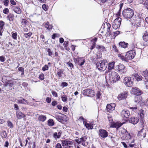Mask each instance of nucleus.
Instances as JSON below:
<instances>
[{
    "instance_id": "1",
    "label": "nucleus",
    "mask_w": 148,
    "mask_h": 148,
    "mask_svg": "<svg viewBox=\"0 0 148 148\" xmlns=\"http://www.w3.org/2000/svg\"><path fill=\"white\" fill-rule=\"evenodd\" d=\"M135 55V51L133 50L128 51L126 53L125 56L121 54H119L118 56L122 61L128 62L129 60H131L134 58Z\"/></svg>"
},
{
    "instance_id": "2",
    "label": "nucleus",
    "mask_w": 148,
    "mask_h": 148,
    "mask_svg": "<svg viewBox=\"0 0 148 148\" xmlns=\"http://www.w3.org/2000/svg\"><path fill=\"white\" fill-rule=\"evenodd\" d=\"M108 65L107 60H103L97 62L96 66L98 69L100 71H104L106 70Z\"/></svg>"
},
{
    "instance_id": "3",
    "label": "nucleus",
    "mask_w": 148,
    "mask_h": 148,
    "mask_svg": "<svg viewBox=\"0 0 148 148\" xmlns=\"http://www.w3.org/2000/svg\"><path fill=\"white\" fill-rule=\"evenodd\" d=\"M134 14V11L132 9L127 8L123 11L122 15L123 17L127 19L131 18Z\"/></svg>"
},
{
    "instance_id": "4",
    "label": "nucleus",
    "mask_w": 148,
    "mask_h": 148,
    "mask_svg": "<svg viewBox=\"0 0 148 148\" xmlns=\"http://www.w3.org/2000/svg\"><path fill=\"white\" fill-rule=\"evenodd\" d=\"M109 79L112 82H115L120 79V77L118 73L114 71L109 72Z\"/></svg>"
},
{
    "instance_id": "5",
    "label": "nucleus",
    "mask_w": 148,
    "mask_h": 148,
    "mask_svg": "<svg viewBox=\"0 0 148 148\" xmlns=\"http://www.w3.org/2000/svg\"><path fill=\"white\" fill-rule=\"evenodd\" d=\"M82 94L85 96L91 97H92L95 95V93L94 90L90 88H87L84 90L83 91Z\"/></svg>"
},
{
    "instance_id": "6",
    "label": "nucleus",
    "mask_w": 148,
    "mask_h": 148,
    "mask_svg": "<svg viewBox=\"0 0 148 148\" xmlns=\"http://www.w3.org/2000/svg\"><path fill=\"white\" fill-rule=\"evenodd\" d=\"M122 19L120 17H118L114 21L112 24V27L114 29H116L120 27Z\"/></svg>"
},
{
    "instance_id": "7",
    "label": "nucleus",
    "mask_w": 148,
    "mask_h": 148,
    "mask_svg": "<svg viewBox=\"0 0 148 148\" xmlns=\"http://www.w3.org/2000/svg\"><path fill=\"white\" fill-rule=\"evenodd\" d=\"M120 132L122 134V136L123 138L126 139H130L131 138V136L129 133H128L127 131L124 128L121 129Z\"/></svg>"
},
{
    "instance_id": "8",
    "label": "nucleus",
    "mask_w": 148,
    "mask_h": 148,
    "mask_svg": "<svg viewBox=\"0 0 148 148\" xmlns=\"http://www.w3.org/2000/svg\"><path fill=\"white\" fill-rule=\"evenodd\" d=\"M133 81V78L131 77H126L124 79V82L128 87H130L132 85Z\"/></svg>"
},
{
    "instance_id": "9",
    "label": "nucleus",
    "mask_w": 148,
    "mask_h": 148,
    "mask_svg": "<svg viewBox=\"0 0 148 148\" xmlns=\"http://www.w3.org/2000/svg\"><path fill=\"white\" fill-rule=\"evenodd\" d=\"M99 135L101 137L105 138L108 136V133L106 130L101 129L99 130Z\"/></svg>"
},
{
    "instance_id": "10",
    "label": "nucleus",
    "mask_w": 148,
    "mask_h": 148,
    "mask_svg": "<svg viewBox=\"0 0 148 148\" xmlns=\"http://www.w3.org/2000/svg\"><path fill=\"white\" fill-rule=\"evenodd\" d=\"M116 68L121 73H124L126 71V69L125 66L121 64H119L116 66Z\"/></svg>"
},
{
    "instance_id": "11",
    "label": "nucleus",
    "mask_w": 148,
    "mask_h": 148,
    "mask_svg": "<svg viewBox=\"0 0 148 148\" xmlns=\"http://www.w3.org/2000/svg\"><path fill=\"white\" fill-rule=\"evenodd\" d=\"M131 91L132 93L136 95H140L142 93V91L136 87L132 88Z\"/></svg>"
},
{
    "instance_id": "12",
    "label": "nucleus",
    "mask_w": 148,
    "mask_h": 148,
    "mask_svg": "<svg viewBox=\"0 0 148 148\" xmlns=\"http://www.w3.org/2000/svg\"><path fill=\"white\" fill-rule=\"evenodd\" d=\"M115 106L116 105L114 103L108 104L107 105L106 110L107 111L110 112L114 110Z\"/></svg>"
},
{
    "instance_id": "13",
    "label": "nucleus",
    "mask_w": 148,
    "mask_h": 148,
    "mask_svg": "<svg viewBox=\"0 0 148 148\" xmlns=\"http://www.w3.org/2000/svg\"><path fill=\"white\" fill-rule=\"evenodd\" d=\"M16 116L17 118L20 119L22 118H24V120H25V115L22 112L19 111H17L16 113Z\"/></svg>"
},
{
    "instance_id": "14",
    "label": "nucleus",
    "mask_w": 148,
    "mask_h": 148,
    "mask_svg": "<svg viewBox=\"0 0 148 148\" xmlns=\"http://www.w3.org/2000/svg\"><path fill=\"white\" fill-rule=\"evenodd\" d=\"M123 123L119 122H113L110 124V127L113 128H116L117 130L123 125Z\"/></svg>"
},
{
    "instance_id": "15",
    "label": "nucleus",
    "mask_w": 148,
    "mask_h": 148,
    "mask_svg": "<svg viewBox=\"0 0 148 148\" xmlns=\"http://www.w3.org/2000/svg\"><path fill=\"white\" fill-rule=\"evenodd\" d=\"M114 64L115 62H111L108 63V71H107L105 72L106 74L108 72H110V70L114 68Z\"/></svg>"
},
{
    "instance_id": "16",
    "label": "nucleus",
    "mask_w": 148,
    "mask_h": 148,
    "mask_svg": "<svg viewBox=\"0 0 148 148\" xmlns=\"http://www.w3.org/2000/svg\"><path fill=\"white\" fill-rule=\"evenodd\" d=\"M127 92L121 93L118 96V99L120 100L125 99L127 97Z\"/></svg>"
},
{
    "instance_id": "17",
    "label": "nucleus",
    "mask_w": 148,
    "mask_h": 148,
    "mask_svg": "<svg viewBox=\"0 0 148 148\" xmlns=\"http://www.w3.org/2000/svg\"><path fill=\"white\" fill-rule=\"evenodd\" d=\"M62 143L63 146H70L73 144V142L69 140H62Z\"/></svg>"
},
{
    "instance_id": "18",
    "label": "nucleus",
    "mask_w": 148,
    "mask_h": 148,
    "mask_svg": "<svg viewBox=\"0 0 148 148\" xmlns=\"http://www.w3.org/2000/svg\"><path fill=\"white\" fill-rule=\"evenodd\" d=\"M130 114V112L127 110H123L121 112V116L123 117L127 118L129 117Z\"/></svg>"
},
{
    "instance_id": "19",
    "label": "nucleus",
    "mask_w": 148,
    "mask_h": 148,
    "mask_svg": "<svg viewBox=\"0 0 148 148\" xmlns=\"http://www.w3.org/2000/svg\"><path fill=\"white\" fill-rule=\"evenodd\" d=\"M62 133V132L61 130L57 131V132H55L53 135V138L55 139H59L60 138L61 136V134Z\"/></svg>"
},
{
    "instance_id": "20",
    "label": "nucleus",
    "mask_w": 148,
    "mask_h": 148,
    "mask_svg": "<svg viewBox=\"0 0 148 148\" xmlns=\"http://www.w3.org/2000/svg\"><path fill=\"white\" fill-rule=\"evenodd\" d=\"M139 121L137 117H132L129 119L130 122L134 125L138 123Z\"/></svg>"
},
{
    "instance_id": "21",
    "label": "nucleus",
    "mask_w": 148,
    "mask_h": 148,
    "mask_svg": "<svg viewBox=\"0 0 148 148\" xmlns=\"http://www.w3.org/2000/svg\"><path fill=\"white\" fill-rule=\"evenodd\" d=\"M140 4H144L145 7L148 10V0H140Z\"/></svg>"
},
{
    "instance_id": "22",
    "label": "nucleus",
    "mask_w": 148,
    "mask_h": 148,
    "mask_svg": "<svg viewBox=\"0 0 148 148\" xmlns=\"http://www.w3.org/2000/svg\"><path fill=\"white\" fill-rule=\"evenodd\" d=\"M87 139V138L86 136L83 137L80 139L76 140V141L78 144L81 143L82 142H85Z\"/></svg>"
},
{
    "instance_id": "23",
    "label": "nucleus",
    "mask_w": 148,
    "mask_h": 148,
    "mask_svg": "<svg viewBox=\"0 0 148 148\" xmlns=\"http://www.w3.org/2000/svg\"><path fill=\"white\" fill-rule=\"evenodd\" d=\"M119 45L121 47L126 48L127 47L128 44L124 42H121L119 43Z\"/></svg>"
},
{
    "instance_id": "24",
    "label": "nucleus",
    "mask_w": 148,
    "mask_h": 148,
    "mask_svg": "<svg viewBox=\"0 0 148 148\" xmlns=\"http://www.w3.org/2000/svg\"><path fill=\"white\" fill-rule=\"evenodd\" d=\"M140 72L142 75L144 76L145 79H146L148 77V71L147 70L142 71Z\"/></svg>"
},
{
    "instance_id": "25",
    "label": "nucleus",
    "mask_w": 148,
    "mask_h": 148,
    "mask_svg": "<svg viewBox=\"0 0 148 148\" xmlns=\"http://www.w3.org/2000/svg\"><path fill=\"white\" fill-rule=\"evenodd\" d=\"M139 96V95H136L135 97L134 98V101L135 102L138 103L141 101L142 99V97Z\"/></svg>"
},
{
    "instance_id": "26",
    "label": "nucleus",
    "mask_w": 148,
    "mask_h": 148,
    "mask_svg": "<svg viewBox=\"0 0 148 148\" xmlns=\"http://www.w3.org/2000/svg\"><path fill=\"white\" fill-rule=\"evenodd\" d=\"M85 62V59L83 58H80L78 59V64L80 66H82Z\"/></svg>"
},
{
    "instance_id": "27",
    "label": "nucleus",
    "mask_w": 148,
    "mask_h": 148,
    "mask_svg": "<svg viewBox=\"0 0 148 148\" xmlns=\"http://www.w3.org/2000/svg\"><path fill=\"white\" fill-rule=\"evenodd\" d=\"M18 103L25 104H28V101L24 99H19L18 100Z\"/></svg>"
},
{
    "instance_id": "28",
    "label": "nucleus",
    "mask_w": 148,
    "mask_h": 148,
    "mask_svg": "<svg viewBox=\"0 0 148 148\" xmlns=\"http://www.w3.org/2000/svg\"><path fill=\"white\" fill-rule=\"evenodd\" d=\"M13 9L14 12L16 13L20 14L21 13V11L20 8L18 7H14Z\"/></svg>"
},
{
    "instance_id": "29",
    "label": "nucleus",
    "mask_w": 148,
    "mask_h": 148,
    "mask_svg": "<svg viewBox=\"0 0 148 148\" xmlns=\"http://www.w3.org/2000/svg\"><path fill=\"white\" fill-rule=\"evenodd\" d=\"M143 40L146 41H148V32L145 31L143 36Z\"/></svg>"
},
{
    "instance_id": "30",
    "label": "nucleus",
    "mask_w": 148,
    "mask_h": 148,
    "mask_svg": "<svg viewBox=\"0 0 148 148\" xmlns=\"http://www.w3.org/2000/svg\"><path fill=\"white\" fill-rule=\"evenodd\" d=\"M46 119V117L45 116L40 115L38 117V120L39 121H42L44 122Z\"/></svg>"
},
{
    "instance_id": "31",
    "label": "nucleus",
    "mask_w": 148,
    "mask_h": 148,
    "mask_svg": "<svg viewBox=\"0 0 148 148\" xmlns=\"http://www.w3.org/2000/svg\"><path fill=\"white\" fill-rule=\"evenodd\" d=\"M84 124L86 128H87L88 130L92 129L93 128V126L90 124L87 123L86 122L84 123Z\"/></svg>"
},
{
    "instance_id": "32",
    "label": "nucleus",
    "mask_w": 148,
    "mask_h": 148,
    "mask_svg": "<svg viewBox=\"0 0 148 148\" xmlns=\"http://www.w3.org/2000/svg\"><path fill=\"white\" fill-rule=\"evenodd\" d=\"M45 26L48 30L51 29L52 28V26L51 25H49V23L48 22L45 23Z\"/></svg>"
},
{
    "instance_id": "33",
    "label": "nucleus",
    "mask_w": 148,
    "mask_h": 148,
    "mask_svg": "<svg viewBox=\"0 0 148 148\" xmlns=\"http://www.w3.org/2000/svg\"><path fill=\"white\" fill-rule=\"evenodd\" d=\"M134 76L137 81H140L142 79V77L137 74H135Z\"/></svg>"
},
{
    "instance_id": "34",
    "label": "nucleus",
    "mask_w": 148,
    "mask_h": 148,
    "mask_svg": "<svg viewBox=\"0 0 148 148\" xmlns=\"http://www.w3.org/2000/svg\"><path fill=\"white\" fill-rule=\"evenodd\" d=\"M48 125L49 126H53L54 124L53 120L52 119H49L48 121Z\"/></svg>"
},
{
    "instance_id": "35",
    "label": "nucleus",
    "mask_w": 148,
    "mask_h": 148,
    "mask_svg": "<svg viewBox=\"0 0 148 148\" xmlns=\"http://www.w3.org/2000/svg\"><path fill=\"white\" fill-rule=\"evenodd\" d=\"M32 34V32H29L27 33H24V36L26 38H29Z\"/></svg>"
},
{
    "instance_id": "36",
    "label": "nucleus",
    "mask_w": 148,
    "mask_h": 148,
    "mask_svg": "<svg viewBox=\"0 0 148 148\" xmlns=\"http://www.w3.org/2000/svg\"><path fill=\"white\" fill-rule=\"evenodd\" d=\"M138 114L140 116V117L142 119L144 116V112L143 110H141L140 111Z\"/></svg>"
},
{
    "instance_id": "37",
    "label": "nucleus",
    "mask_w": 148,
    "mask_h": 148,
    "mask_svg": "<svg viewBox=\"0 0 148 148\" xmlns=\"http://www.w3.org/2000/svg\"><path fill=\"white\" fill-rule=\"evenodd\" d=\"M108 27L107 28V32H106V33L107 34H108L109 35H110V28L111 27V25H110L108 23L107 24Z\"/></svg>"
},
{
    "instance_id": "38",
    "label": "nucleus",
    "mask_w": 148,
    "mask_h": 148,
    "mask_svg": "<svg viewBox=\"0 0 148 148\" xmlns=\"http://www.w3.org/2000/svg\"><path fill=\"white\" fill-rule=\"evenodd\" d=\"M2 137L3 138H5L7 137V133L5 131L2 132L1 134Z\"/></svg>"
},
{
    "instance_id": "39",
    "label": "nucleus",
    "mask_w": 148,
    "mask_h": 148,
    "mask_svg": "<svg viewBox=\"0 0 148 148\" xmlns=\"http://www.w3.org/2000/svg\"><path fill=\"white\" fill-rule=\"evenodd\" d=\"M12 37L13 39L15 40H16L17 39V33L16 32L15 33L12 32Z\"/></svg>"
},
{
    "instance_id": "40",
    "label": "nucleus",
    "mask_w": 148,
    "mask_h": 148,
    "mask_svg": "<svg viewBox=\"0 0 148 148\" xmlns=\"http://www.w3.org/2000/svg\"><path fill=\"white\" fill-rule=\"evenodd\" d=\"M61 98L62 101L64 102L66 101L67 100V97L66 95H62L61 97Z\"/></svg>"
},
{
    "instance_id": "41",
    "label": "nucleus",
    "mask_w": 148,
    "mask_h": 148,
    "mask_svg": "<svg viewBox=\"0 0 148 148\" xmlns=\"http://www.w3.org/2000/svg\"><path fill=\"white\" fill-rule=\"evenodd\" d=\"M97 47V48L99 49L101 51H104L105 50V47L103 46L98 45Z\"/></svg>"
},
{
    "instance_id": "42",
    "label": "nucleus",
    "mask_w": 148,
    "mask_h": 148,
    "mask_svg": "<svg viewBox=\"0 0 148 148\" xmlns=\"http://www.w3.org/2000/svg\"><path fill=\"white\" fill-rule=\"evenodd\" d=\"M47 51L48 52V55L49 56H51L53 55V53L52 50L50 49H48L47 50Z\"/></svg>"
},
{
    "instance_id": "43",
    "label": "nucleus",
    "mask_w": 148,
    "mask_h": 148,
    "mask_svg": "<svg viewBox=\"0 0 148 148\" xmlns=\"http://www.w3.org/2000/svg\"><path fill=\"white\" fill-rule=\"evenodd\" d=\"M102 57V54L101 53L99 52L97 53L96 54V58L97 59H99L101 58Z\"/></svg>"
},
{
    "instance_id": "44",
    "label": "nucleus",
    "mask_w": 148,
    "mask_h": 148,
    "mask_svg": "<svg viewBox=\"0 0 148 148\" xmlns=\"http://www.w3.org/2000/svg\"><path fill=\"white\" fill-rule=\"evenodd\" d=\"M39 78L41 80L44 79V75L43 73H41L39 75Z\"/></svg>"
},
{
    "instance_id": "45",
    "label": "nucleus",
    "mask_w": 148,
    "mask_h": 148,
    "mask_svg": "<svg viewBox=\"0 0 148 148\" xmlns=\"http://www.w3.org/2000/svg\"><path fill=\"white\" fill-rule=\"evenodd\" d=\"M5 23L4 22L2 21H0V28L1 29H3V27Z\"/></svg>"
},
{
    "instance_id": "46",
    "label": "nucleus",
    "mask_w": 148,
    "mask_h": 148,
    "mask_svg": "<svg viewBox=\"0 0 148 148\" xmlns=\"http://www.w3.org/2000/svg\"><path fill=\"white\" fill-rule=\"evenodd\" d=\"M8 123V125L10 128H12L13 127V125L12 123L10 121H8L7 122Z\"/></svg>"
},
{
    "instance_id": "47",
    "label": "nucleus",
    "mask_w": 148,
    "mask_h": 148,
    "mask_svg": "<svg viewBox=\"0 0 148 148\" xmlns=\"http://www.w3.org/2000/svg\"><path fill=\"white\" fill-rule=\"evenodd\" d=\"M49 67L47 65H45L44 66L42 67V70L43 71H45L46 70H47L48 69Z\"/></svg>"
},
{
    "instance_id": "48",
    "label": "nucleus",
    "mask_w": 148,
    "mask_h": 148,
    "mask_svg": "<svg viewBox=\"0 0 148 148\" xmlns=\"http://www.w3.org/2000/svg\"><path fill=\"white\" fill-rule=\"evenodd\" d=\"M108 120L109 122V123H111V124L113 123L112 122L113 121L112 118L110 115H108Z\"/></svg>"
},
{
    "instance_id": "49",
    "label": "nucleus",
    "mask_w": 148,
    "mask_h": 148,
    "mask_svg": "<svg viewBox=\"0 0 148 148\" xmlns=\"http://www.w3.org/2000/svg\"><path fill=\"white\" fill-rule=\"evenodd\" d=\"M42 9L45 11H47L48 9V7L45 4H44L42 6Z\"/></svg>"
},
{
    "instance_id": "50",
    "label": "nucleus",
    "mask_w": 148,
    "mask_h": 148,
    "mask_svg": "<svg viewBox=\"0 0 148 148\" xmlns=\"http://www.w3.org/2000/svg\"><path fill=\"white\" fill-rule=\"evenodd\" d=\"M67 64L71 68V69H72V68H74V66L73 64L70 61L68 62Z\"/></svg>"
},
{
    "instance_id": "51",
    "label": "nucleus",
    "mask_w": 148,
    "mask_h": 148,
    "mask_svg": "<svg viewBox=\"0 0 148 148\" xmlns=\"http://www.w3.org/2000/svg\"><path fill=\"white\" fill-rule=\"evenodd\" d=\"M9 2V1L8 0H5L4 1H3V3L4 5H5L6 6H8Z\"/></svg>"
},
{
    "instance_id": "52",
    "label": "nucleus",
    "mask_w": 148,
    "mask_h": 148,
    "mask_svg": "<svg viewBox=\"0 0 148 148\" xmlns=\"http://www.w3.org/2000/svg\"><path fill=\"white\" fill-rule=\"evenodd\" d=\"M3 12L4 14H7L9 13V10L8 8H5L3 10Z\"/></svg>"
},
{
    "instance_id": "53",
    "label": "nucleus",
    "mask_w": 148,
    "mask_h": 148,
    "mask_svg": "<svg viewBox=\"0 0 148 148\" xmlns=\"http://www.w3.org/2000/svg\"><path fill=\"white\" fill-rule=\"evenodd\" d=\"M51 93L53 96H54L56 97H58V96L57 93L55 91H51Z\"/></svg>"
},
{
    "instance_id": "54",
    "label": "nucleus",
    "mask_w": 148,
    "mask_h": 148,
    "mask_svg": "<svg viewBox=\"0 0 148 148\" xmlns=\"http://www.w3.org/2000/svg\"><path fill=\"white\" fill-rule=\"evenodd\" d=\"M68 83L66 82H62L61 84V86H62L63 87L67 86H68Z\"/></svg>"
},
{
    "instance_id": "55",
    "label": "nucleus",
    "mask_w": 148,
    "mask_h": 148,
    "mask_svg": "<svg viewBox=\"0 0 148 148\" xmlns=\"http://www.w3.org/2000/svg\"><path fill=\"white\" fill-rule=\"evenodd\" d=\"M144 84L146 88L148 89V81L146 79V80L144 81Z\"/></svg>"
},
{
    "instance_id": "56",
    "label": "nucleus",
    "mask_w": 148,
    "mask_h": 148,
    "mask_svg": "<svg viewBox=\"0 0 148 148\" xmlns=\"http://www.w3.org/2000/svg\"><path fill=\"white\" fill-rule=\"evenodd\" d=\"M0 60L1 62H3L5 60V58L3 56L0 57Z\"/></svg>"
},
{
    "instance_id": "57",
    "label": "nucleus",
    "mask_w": 148,
    "mask_h": 148,
    "mask_svg": "<svg viewBox=\"0 0 148 148\" xmlns=\"http://www.w3.org/2000/svg\"><path fill=\"white\" fill-rule=\"evenodd\" d=\"M55 118L57 119L58 121H61L62 120V118L58 115H56L55 116Z\"/></svg>"
},
{
    "instance_id": "58",
    "label": "nucleus",
    "mask_w": 148,
    "mask_h": 148,
    "mask_svg": "<svg viewBox=\"0 0 148 148\" xmlns=\"http://www.w3.org/2000/svg\"><path fill=\"white\" fill-rule=\"evenodd\" d=\"M130 108L134 112H136V111H137V107H130Z\"/></svg>"
},
{
    "instance_id": "59",
    "label": "nucleus",
    "mask_w": 148,
    "mask_h": 148,
    "mask_svg": "<svg viewBox=\"0 0 148 148\" xmlns=\"http://www.w3.org/2000/svg\"><path fill=\"white\" fill-rule=\"evenodd\" d=\"M56 148H62V147L60 143H57L56 146Z\"/></svg>"
},
{
    "instance_id": "60",
    "label": "nucleus",
    "mask_w": 148,
    "mask_h": 148,
    "mask_svg": "<svg viewBox=\"0 0 148 148\" xmlns=\"http://www.w3.org/2000/svg\"><path fill=\"white\" fill-rule=\"evenodd\" d=\"M123 5V3H121L119 4V10L118 13L119 12H120Z\"/></svg>"
},
{
    "instance_id": "61",
    "label": "nucleus",
    "mask_w": 148,
    "mask_h": 148,
    "mask_svg": "<svg viewBox=\"0 0 148 148\" xmlns=\"http://www.w3.org/2000/svg\"><path fill=\"white\" fill-rule=\"evenodd\" d=\"M120 32L119 31H117L114 32V36L115 37L117 36L118 34H120Z\"/></svg>"
},
{
    "instance_id": "62",
    "label": "nucleus",
    "mask_w": 148,
    "mask_h": 148,
    "mask_svg": "<svg viewBox=\"0 0 148 148\" xmlns=\"http://www.w3.org/2000/svg\"><path fill=\"white\" fill-rule=\"evenodd\" d=\"M96 95L97 99H99L100 98L101 95V94L99 92H98L96 94Z\"/></svg>"
},
{
    "instance_id": "63",
    "label": "nucleus",
    "mask_w": 148,
    "mask_h": 148,
    "mask_svg": "<svg viewBox=\"0 0 148 148\" xmlns=\"http://www.w3.org/2000/svg\"><path fill=\"white\" fill-rule=\"evenodd\" d=\"M63 111L65 112H66L68 110L67 108L65 106H64L63 108Z\"/></svg>"
},
{
    "instance_id": "64",
    "label": "nucleus",
    "mask_w": 148,
    "mask_h": 148,
    "mask_svg": "<svg viewBox=\"0 0 148 148\" xmlns=\"http://www.w3.org/2000/svg\"><path fill=\"white\" fill-rule=\"evenodd\" d=\"M10 2L11 4L14 5H15L16 4V3L15 2L14 0H11Z\"/></svg>"
}]
</instances>
